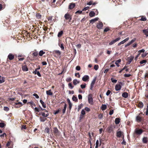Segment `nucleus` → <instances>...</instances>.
Instances as JSON below:
<instances>
[{"instance_id": "obj_1", "label": "nucleus", "mask_w": 148, "mask_h": 148, "mask_svg": "<svg viewBox=\"0 0 148 148\" xmlns=\"http://www.w3.org/2000/svg\"><path fill=\"white\" fill-rule=\"evenodd\" d=\"M53 53L54 56L56 57L60 56L61 54L60 51L58 50H55L53 51Z\"/></svg>"}, {"instance_id": "obj_2", "label": "nucleus", "mask_w": 148, "mask_h": 148, "mask_svg": "<svg viewBox=\"0 0 148 148\" xmlns=\"http://www.w3.org/2000/svg\"><path fill=\"white\" fill-rule=\"evenodd\" d=\"M88 102L90 104H92L93 103V100L92 97V95L91 94H89L88 97Z\"/></svg>"}, {"instance_id": "obj_3", "label": "nucleus", "mask_w": 148, "mask_h": 148, "mask_svg": "<svg viewBox=\"0 0 148 148\" xmlns=\"http://www.w3.org/2000/svg\"><path fill=\"white\" fill-rule=\"evenodd\" d=\"M64 17L66 20H69V21H70L71 20V16L70 15V14L68 13L65 14Z\"/></svg>"}, {"instance_id": "obj_4", "label": "nucleus", "mask_w": 148, "mask_h": 148, "mask_svg": "<svg viewBox=\"0 0 148 148\" xmlns=\"http://www.w3.org/2000/svg\"><path fill=\"white\" fill-rule=\"evenodd\" d=\"M121 39V38L120 37H118L116 38L114 40H112L111 42H110L109 43V45H111L114 44L115 42L118 41L119 40Z\"/></svg>"}, {"instance_id": "obj_5", "label": "nucleus", "mask_w": 148, "mask_h": 148, "mask_svg": "<svg viewBox=\"0 0 148 148\" xmlns=\"http://www.w3.org/2000/svg\"><path fill=\"white\" fill-rule=\"evenodd\" d=\"M135 133L138 135H140L143 132V131L141 129H136L135 130Z\"/></svg>"}, {"instance_id": "obj_6", "label": "nucleus", "mask_w": 148, "mask_h": 148, "mask_svg": "<svg viewBox=\"0 0 148 148\" xmlns=\"http://www.w3.org/2000/svg\"><path fill=\"white\" fill-rule=\"evenodd\" d=\"M134 58V56H131L130 57L127 58V60L128 61V64H130L131 62H132V60Z\"/></svg>"}, {"instance_id": "obj_7", "label": "nucleus", "mask_w": 148, "mask_h": 148, "mask_svg": "<svg viewBox=\"0 0 148 148\" xmlns=\"http://www.w3.org/2000/svg\"><path fill=\"white\" fill-rule=\"evenodd\" d=\"M103 27V24L101 22H99L97 25V28L99 29H102Z\"/></svg>"}, {"instance_id": "obj_8", "label": "nucleus", "mask_w": 148, "mask_h": 148, "mask_svg": "<svg viewBox=\"0 0 148 148\" xmlns=\"http://www.w3.org/2000/svg\"><path fill=\"white\" fill-rule=\"evenodd\" d=\"M96 80V78H94L92 81L91 83L90 84V89L92 90V88L93 87L94 85L95 84V81Z\"/></svg>"}, {"instance_id": "obj_9", "label": "nucleus", "mask_w": 148, "mask_h": 148, "mask_svg": "<svg viewBox=\"0 0 148 148\" xmlns=\"http://www.w3.org/2000/svg\"><path fill=\"white\" fill-rule=\"evenodd\" d=\"M89 77L88 75H85L82 78V80L84 82H86L87 80H88Z\"/></svg>"}, {"instance_id": "obj_10", "label": "nucleus", "mask_w": 148, "mask_h": 148, "mask_svg": "<svg viewBox=\"0 0 148 148\" xmlns=\"http://www.w3.org/2000/svg\"><path fill=\"white\" fill-rule=\"evenodd\" d=\"M121 88V86L120 84H117L115 86V89L116 91H118L120 90Z\"/></svg>"}, {"instance_id": "obj_11", "label": "nucleus", "mask_w": 148, "mask_h": 148, "mask_svg": "<svg viewBox=\"0 0 148 148\" xmlns=\"http://www.w3.org/2000/svg\"><path fill=\"white\" fill-rule=\"evenodd\" d=\"M54 133L56 135H58L59 134V132L58 130L56 127H54L53 130Z\"/></svg>"}, {"instance_id": "obj_12", "label": "nucleus", "mask_w": 148, "mask_h": 148, "mask_svg": "<svg viewBox=\"0 0 148 148\" xmlns=\"http://www.w3.org/2000/svg\"><path fill=\"white\" fill-rule=\"evenodd\" d=\"M75 6V3H71L69 5V8L70 9H73Z\"/></svg>"}, {"instance_id": "obj_13", "label": "nucleus", "mask_w": 148, "mask_h": 148, "mask_svg": "<svg viewBox=\"0 0 148 148\" xmlns=\"http://www.w3.org/2000/svg\"><path fill=\"white\" fill-rule=\"evenodd\" d=\"M14 55L11 53H10L8 56V58L10 60H12L14 58Z\"/></svg>"}, {"instance_id": "obj_14", "label": "nucleus", "mask_w": 148, "mask_h": 148, "mask_svg": "<svg viewBox=\"0 0 148 148\" xmlns=\"http://www.w3.org/2000/svg\"><path fill=\"white\" fill-rule=\"evenodd\" d=\"M99 18L97 17L96 18L94 19H91L90 21V23L92 24L93 23L95 22L96 21L98 20Z\"/></svg>"}, {"instance_id": "obj_15", "label": "nucleus", "mask_w": 148, "mask_h": 148, "mask_svg": "<svg viewBox=\"0 0 148 148\" xmlns=\"http://www.w3.org/2000/svg\"><path fill=\"white\" fill-rule=\"evenodd\" d=\"M22 69V70L23 71H28V68L26 65L23 66Z\"/></svg>"}, {"instance_id": "obj_16", "label": "nucleus", "mask_w": 148, "mask_h": 148, "mask_svg": "<svg viewBox=\"0 0 148 148\" xmlns=\"http://www.w3.org/2000/svg\"><path fill=\"white\" fill-rule=\"evenodd\" d=\"M79 82L80 81H78L77 79H74L73 81V84L75 85H76L77 84L79 83Z\"/></svg>"}, {"instance_id": "obj_17", "label": "nucleus", "mask_w": 148, "mask_h": 148, "mask_svg": "<svg viewBox=\"0 0 148 148\" xmlns=\"http://www.w3.org/2000/svg\"><path fill=\"white\" fill-rule=\"evenodd\" d=\"M143 31L147 37L148 36V29H144Z\"/></svg>"}, {"instance_id": "obj_18", "label": "nucleus", "mask_w": 148, "mask_h": 148, "mask_svg": "<svg viewBox=\"0 0 148 148\" xmlns=\"http://www.w3.org/2000/svg\"><path fill=\"white\" fill-rule=\"evenodd\" d=\"M122 96L123 97L127 98L128 96V93L127 92H124L122 94Z\"/></svg>"}, {"instance_id": "obj_19", "label": "nucleus", "mask_w": 148, "mask_h": 148, "mask_svg": "<svg viewBox=\"0 0 148 148\" xmlns=\"http://www.w3.org/2000/svg\"><path fill=\"white\" fill-rule=\"evenodd\" d=\"M148 140V139L146 137H144L142 139V141L144 143H146Z\"/></svg>"}, {"instance_id": "obj_20", "label": "nucleus", "mask_w": 148, "mask_h": 148, "mask_svg": "<svg viewBox=\"0 0 148 148\" xmlns=\"http://www.w3.org/2000/svg\"><path fill=\"white\" fill-rule=\"evenodd\" d=\"M34 73L35 74H37L39 77H40L41 75L39 71H37V69H36Z\"/></svg>"}, {"instance_id": "obj_21", "label": "nucleus", "mask_w": 148, "mask_h": 148, "mask_svg": "<svg viewBox=\"0 0 148 148\" xmlns=\"http://www.w3.org/2000/svg\"><path fill=\"white\" fill-rule=\"evenodd\" d=\"M5 82V78L3 77H1L0 75V84L4 82Z\"/></svg>"}, {"instance_id": "obj_22", "label": "nucleus", "mask_w": 148, "mask_h": 148, "mask_svg": "<svg viewBox=\"0 0 148 148\" xmlns=\"http://www.w3.org/2000/svg\"><path fill=\"white\" fill-rule=\"evenodd\" d=\"M38 52L35 50L32 53V55L34 57L37 56H38Z\"/></svg>"}, {"instance_id": "obj_23", "label": "nucleus", "mask_w": 148, "mask_h": 148, "mask_svg": "<svg viewBox=\"0 0 148 148\" xmlns=\"http://www.w3.org/2000/svg\"><path fill=\"white\" fill-rule=\"evenodd\" d=\"M120 119L119 118H116L115 119V122L116 124H118L120 122Z\"/></svg>"}, {"instance_id": "obj_24", "label": "nucleus", "mask_w": 148, "mask_h": 148, "mask_svg": "<svg viewBox=\"0 0 148 148\" xmlns=\"http://www.w3.org/2000/svg\"><path fill=\"white\" fill-rule=\"evenodd\" d=\"M95 15V13L93 11H91L89 13V16L91 17H92L94 16Z\"/></svg>"}, {"instance_id": "obj_25", "label": "nucleus", "mask_w": 148, "mask_h": 148, "mask_svg": "<svg viewBox=\"0 0 148 148\" xmlns=\"http://www.w3.org/2000/svg\"><path fill=\"white\" fill-rule=\"evenodd\" d=\"M51 90H48L46 91V93L47 95H53V93L51 91Z\"/></svg>"}, {"instance_id": "obj_26", "label": "nucleus", "mask_w": 148, "mask_h": 148, "mask_svg": "<svg viewBox=\"0 0 148 148\" xmlns=\"http://www.w3.org/2000/svg\"><path fill=\"white\" fill-rule=\"evenodd\" d=\"M45 53V52L43 50H41L39 52L38 54L40 56H41Z\"/></svg>"}, {"instance_id": "obj_27", "label": "nucleus", "mask_w": 148, "mask_h": 148, "mask_svg": "<svg viewBox=\"0 0 148 148\" xmlns=\"http://www.w3.org/2000/svg\"><path fill=\"white\" fill-rule=\"evenodd\" d=\"M106 105L105 104H103L101 106V109L102 110H104L106 109Z\"/></svg>"}, {"instance_id": "obj_28", "label": "nucleus", "mask_w": 148, "mask_h": 148, "mask_svg": "<svg viewBox=\"0 0 148 148\" xmlns=\"http://www.w3.org/2000/svg\"><path fill=\"white\" fill-rule=\"evenodd\" d=\"M46 112L47 113V114H45L44 112L41 113V114L44 117H47L49 115V114L47 112V111H46Z\"/></svg>"}, {"instance_id": "obj_29", "label": "nucleus", "mask_w": 148, "mask_h": 148, "mask_svg": "<svg viewBox=\"0 0 148 148\" xmlns=\"http://www.w3.org/2000/svg\"><path fill=\"white\" fill-rule=\"evenodd\" d=\"M66 108V103H65L64 105V108L62 109V112L63 114L65 113Z\"/></svg>"}, {"instance_id": "obj_30", "label": "nucleus", "mask_w": 148, "mask_h": 148, "mask_svg": "<svg viewBox=\"0 0 148 148\" xmlns=\"http://www.w3.org/2000/svg\"><path fill=\"white\" fill-rule=\"evenodd\" d=\"M121 62V60L119 59L116 61L115 62V64L116 65V66L118 67H119V65L118 63L120 62Z\"/></svg>"}, {"instance_id": "obj_31", "label": "nucleus", "mask_w": 148, "mask_h": 148, "mask_svg": "<svg viewBox=\"0 0 148 148\" xmlns=\"http://www.w3.org/2000/svg\"><path fill=\"white\" fill-rule=\"evenodd\" d=\"M143 103L142 102H140L138 104V106L140 108H142L143 106Z\"/></svg>"}, {"instance_id": "obj_32", "label": "nucleus", "mask_w": 148, "mask_h": 148, "mask_svg": "<svg viewBox=\"0 0 148 148\" xmlns=\"http://www.w3.org/2000/svg\"><path fill=\"white\" fill-rule=\"evenodd\" d=\"M45 132H47L48 134H50V129H49L47 127L45 128Z\"/></svg>"}, {"instance_id": "obj_33", "label": "nucleus", "mask_w": 148, "mask_h": 148, "mask_svg": "<svg viewBox=\"0 0 148 148\" xmlns=\"http://www.w3.org/2000/svg\"><path fill=\"white\" fill-rule=\"evenodd\" d=\"M15 104L16 105H18V106L17 107H19L22 106L23 105V104L21 102H18V103H15Z\"/></svg>"}, {"instance_id": "obj_34", "label": "nucleus", "mask_w": 148, "mask_h": 148, "mask_svg": "<svg viewBox=\"0 0 148 148\" xmlns=\"http://www.w3.org/2000/svg\"><path fill=\"white\" fill-rule=\"evenodd\" d=\"M136 119L137 121L140 122L141 121L142 119L141 117L139 116H137L136 117Z\"/></svg>"}, {"instance_id": "obj_35", "label": "nucleus", "mask_w": 148, "mask_h": 148, "mask_svg": "<svg viewBox=\"0 0 148 148\" xmlns=\"http://www.w3.org/2000/svg\"><path fill=\"white\" fill-rule=\"evenodd\" d=\"M117 137H120L121 136V131L118 132L117 133Z\"/></svg>"}, {"instance_id": "obj_36", "label": "nucleus", "mask_w": 148, "mask_h": 148, "mask_svg": "<svg viewBox=\"0 0 148 148\" xmlns=\"http://www.w3.org/2000/svg\"><path fill=\"white\" fill-rule=\"evenodd\" d=\"M63 33V32L62 31H61L60 32H59L58 34V37H61Z\"/></svg>"}, {"instance_id": "obj_37", "label": "nucleus", "mask_w": 148, "mask_h": 148, "mask_svg": "<svg viewBox=\"0 0 148 148\" xmlns=\"http://www.w3.org/2000/svg\"><path fill=\"white\" fill-rule=\"evenodd\" d=\"M72 99L73 101H77L78 99L77 97L74 96H73L72 98Z\"/></svg>"}, {"instance_id": "obj_38", "label": "nucleus", "mask_w": 148, "mask_h": 148, "mask_svg": "<svg viewBox=\"0 0 148 148\" xmlns=\"http://www.w3.org/2000/svg\"><path fill=\"white\" fill-rule=\"evenodd\" d=\"M99 142L98 140H97L96 143L95 148H98L99 147Z\"/></svg>"}, {"instance_id": "obj_39", "label": "nucleus", "mask_w": 148, "mask_h": 148, "mask_svg": "<svg viewBox=\"0 0 148 148\" xmlns=\"http://www.w3.org/2000/svg\"><path fill=\"white\" fill-rule=\"evenodd\" d=\"M94 68L95 70H97L99 68L98 65H95L94 66Z\"/></svg>"}, {"instance_id": "obj_40", "label": "nucleus", "mask_w": 148, "mask_h": 148, "mask_svg": "<svg viewBox=\"0 0 148 148\" xmlns=\"http://www.w3.org/2000/svg\"><path fill=\"white\" fill-rule=\"evenodd\" d=\"M61 110V109L60 108L58 109L57 110L55 111L54 113L55 114H58L60 111Z\"/></svg>"}, {"instance_id": "obj_41", "label": "nucleus", "mask_w": 148, "mask_h": 148, "mask_svg": "<svg viewBox=\"0 0 148 148\" xmlns=\"http://www.w3.org/2000/svg\"><path fill=\"white\" fill-rule=\"evenodd\" d=\"M40 120L41 122H44L46 120V119L43 117H40Z\"/></svg>"}, {"instance_id": "obj_42", "label": "nucleus", "mask_w": 148, "mask_h": 148, "mask_svg": "<svg viewBox=\"0 0 148 148\" xmlns=\"http://www.w3.org/2000/svg\"><path fill=\"white\" fill-rule=\"evenodd\" d=\"M3 110H4L8 111L9 110V108L7 107H4L3 108Z\"/></svg>"}, {"instance_id": "obj_43", "label": "nucleus", "mask_w": 148, "mask_h": 148, "mask_svg": "<svg viewBox=\"0 0 148 148\" xmlns=\"http://www.w3.org/2000/svg\"><path fill=\"white\" fill-rule=\"evenodd\" d=\"M68 86L71 89H73V86H72V85L71 83H69L68 84Z\"/></svg>"}, {"instance_id": "obj_44", "label": "nucleus", "mask_w": 148, "mask_h": 148, "mask_svg": "<svg viewBox=\"0 0 148 148\" xmlns=\"http://www.w3.org/2000/svg\"><path fill=\"white\" fill-rule=\"evenodd\" d=\"M147 20V19L145 17H142L140 19V20L141 21H145Z\"/></svg>"}, {"instance_id": "obj_45", "label": "nucleus", "mask_w": 148, "mask_h": 148, "mask_svg": "<svg viewBox=\"0 0 148 148\" xmlns=\"http://www.w3.org/2000/svg\"><path fill=\"white\" fill-rule=\"evenodd\" d=\"M72 79L70 77H69L66 78V80L67 82H70L71 81Z\"/></svg>"}, {"instance_id": "obj_46", "label": "nucleus", "mask_w": 148, "mask_h": 148, "mask_svg": "<svg viewBox=\"0 0 148 148\" xmlns=\"http://www.w3.org/2000/svg\"><path fill=\"white\" fill-rule=\"evenodd\" d=\"M86 84H81L80 85V86L82 89H83L85 88L86 87Z\"/></svg>"}, {"instance_id": "obj_47", "label": "nucleus", "mask_w": 148, "mask_h": 148, "mask_svg": "<svg viewBox=\"0 0 148 148\" xmlns=\"http://www.w3.org/2000/svg\"><path fill=\"white\" fill-rule=\"evenodd\" d=\"M146 62H147L146 60H141V61H140V64H143L145 63Z\"/></svg>"}, {"instance_id": "obj_48", "label": "nucleus", "mask_w": 148, "mask_h": 148, "mask_svg": "<svg viewBox=\"0 0 148 148\" xmlns=\"http://www.w3.org/2000/svg\"><path fill=\"white\" fill-rule=\"evenodd\" d=\"M136 40V38H134L130 42H129L131 44L133 42H134V41H135Z\"/></svg>"}, {"instance_id": "obj_49", "label": "nucleus", "mask_w": 148, "mask_h": 148, "mask_svg": "<svg viewBox=\"0 0 148 148\" xmlns=\"http://www.w3.org/2000/svg\"><path fill=\"white\" fill-rule=\"evenodd\" d=\"M111 80L113 83H116L117 82V80L116 79H114L113 78L111 79Z\"/></svg>"}, {"instance_id": "obj_50", "label": "nucleus", "mask_w": 148, "mask_h": 148, "mask_svg": "<svg viewBox=\"0 0 148 148\" xmlns=\"http://www.w3.org/2000/svg\"><path fill=\"white\" fill-rule=\"evenodd\" d=\"M5 126V124L3 123H0V127L3 128Z\"/></svg>"}, {"instance_id": "obj_51", "label": "nucleus", "mask_w": 148, "mask_h": 148, "mask_svg": "<svg viewBox=\"0 0 148 148\" xmlns=\"http://www.w3.org/2000/svg\"><path fill=\"white\" fill-rule=\"evenodd\" d=\"M83 104H81L78 106V110L79 111L80 109H81L83 106Z\"/></svg>"}, {"instance_id": "obj_52", "label": "nucleus", "mask_w": 148, "mask_h": 148, "mask_svg": "<svg viewBox=\"0 0 148 148\" xmlns=\"http://www.w3.org/2000/svg\"><path fill=\"white\" fill-rule=\"evenodd\" d=\"M33 95L37 99H38L39 98V96L37 94H36V93L34 94Z\"/></svg>"}, {"instance_id": "obj_53", "label": "nucleus", "mask_w": 148, "mask_h": 148, "mask_svg": "<svg viewBox=\"0 0 148 148\" xmlns=\"http://www.w3.org/2000/svg\"><path fill=\"white\" fill-rule=\"evenodd\" d=\"M111 92V91L110 90H108L107 92H106V95L107 96H108Z\"/></svg>"}, {"instance_id": "obj_54", "label": "nucleus", "mask_w": 148, "mask_h": 148, "mask_svg": "<svg viewBox=\"0 0 148 148\" xmlns=\"http://www.w3.org/2000/svg\"><path fill=\"white\" fill-rule=\"evenodd\" d=\"M131 75L130 74H125L124 75V76L125 77H129L131 76Z\"/></svg>"}, {"instance_id": "obj_55", "label": "nucleus", "mask_w": 148, "mask_h": 148, "mask_svg": "<svg viewBox=\"0 0 148 148\" xmlns=\"http://www.w3.org/2000/svg\"><path fill=\"white\" fill-rule=\"evenodd\" d=\"M121 144L122 145H126V142L125 141V140L124 139L123 137V141L121 143Z\"/></svg>"}, {"instance_id": "obj_56", "label": "nucleus", "mask_w": 148, "mask_h": 148, "mask_svg": "<svg viewBox=\"0 0 148 148\" xmlns=\"http://www.w3.org/2000/svg\"><path fill=\"white\" fill-rule=\"evenodd\" d=\"M129 39V37H127L123 40L124 43H125L126 41H127Z\"/></svg>"}, {"instance_id": "obj_57", "label": "nucleus", "mask_w": 148, "mask_h": 148, "mask_svg": "<svg viewBox=\"0 0 148 148\" xmlns=\"http://www.w3.org/2000/svg\"><path fill=\"white\" fill-rule=\"evenodd\" d=\"M35 111L36 112H39L40 110V109L39 108H37L36 107L34 108Z\"/></svg>"}, {"instance_id": "obj_58", "label": "nucleus", "mask_w": 148, "mask_h": 148, "mask_svg": "<svg viewBox=\"0 0 148 148\" xmlns=\"http://www.w3.org/2000/svg\"><path fill=\"white\" fill-rule=\"evenodd\" d=\"M76 70L79 71L80 70V67L79 66H77L75 68Z\"/></svg>"}, {"instance_id": "obj_59", "label": "nucleus", "mask_w": 148, "mask_h": 148, "mask_svg": "<svg viewBox=\"0 0 148 148\" xmlns=\"http://www.w3.org/2000/svg\"><path fill=\"white\" fill-rule=\"evenodd\" d=\"M114 111L113 110H110L109 114L110 115H111L113 113Z\"/></svg>"}, {"instance_id": "obj_60", "label": "nucleus", "mask_w": 148, "mask_h": 148, "mask_svg": "<svg viewBox=\"0 0 148 148\" xmlns=\"http://www.w3.org/2000/svg\"><path fill=\"white\" fill-rule=\"evenodd\" d=\"M81 113L83 115H84L85 114V111L84 109L82 110Z\"/></svg>"}, {"instance_id": "obj_61", "label": "nucleus", "mask_w": 148, "mask_h": 148, "mask_svg": "<svg viewBox=\"0 0 148 148\" xmlns=\"http://www.w3.org/2000/svg\"><path fill=\"white\" fill-rule=\"evenodd\" d=\"M146 114L147 115L148 114V104H147V107L146 108Z\"/></svg>"}, {"instance_id": "obj_62", "label": "nucleus", "mask_w": 148, "mask_h": 148, "mask_svg": "<svg viewBox=\"0 0 148 148\" xmlns=\"http://www.w3.org/2000/svg\"><path fill=\"white\" fill-rule=\"evenodd\" d=\"M85 110L89 112L90 111V109L88 107H86L85 108Z\"/></svg>"}, {"instance_id": "obj_63", "label": "nucleus", "mask_w": 148, "mask_h": 148, "mask_svg": "<svg viewBox=\"0 0 148 148\" xmlns=\"http://www.w3.org/2000/svg\"><path fill=\"white\" fill-rule=\"evenodd\" d=\"M124 42L123 41H122L121 42H120L118 44V46H120V45H121V44H124Z\"/></svg>"}, {"instance_id": "obj_64", "label": "nucleus", "mask_w": 148, "mask_h": 148, "mask_svg": "<svg viewBox=\"0 0 148 148\" xmlns=\"http://www.w3.org/2000/svg\"><path fill=\"white\" fill-rule=\"evenodd\" d=\"M89 8V7H86L85 8H84L83 10L82 11H85L86 10H87Z\"/></svg>"}]
</instances>
